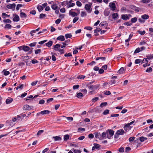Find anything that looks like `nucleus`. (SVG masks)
<instances>
[{
  "instance_id": "1",
  "label": "nucleus",
  "mask_w": 153,
  "mask_h": 153,
  "mask_svg": "<svg viewBox=\"0 0 153 153\" xmlns=\"http://www.w3.org/2000/svg\"><path fill=\"white\" fill-rule=\"evenodd\" d=\"M85 8L87 11L89 13H91V5L90 4H85Z\"/></svg>"
},
{
  "instance_id": "2",
  "label": "nucleus",
  "mask_w": 153,
  "mask_h": 153,
  "mask_svg": "<svg viewBox=\"0 0 153 153\" xmlns=\"http://www.w3.org/2000/svg\"><path fill=\"white\" fill-rule=\"evenodd\" d=\"M109 6L110 7L111 10H114L116 9L115 4L114 2L110 3L109 4Z\"/></svg>"
},
{
  "instance_id": "3",
  "label": "nucleus",
  "mask_w": 153,
  "mask_h": 153,
  "mask_svg": "<svg viewBox=\"0 0 153 153\" xmlns=\"http://www.w3.org/2000/svg\"><path fill=\"white\" fill-rule=\"evenodd\" d=\"M15 7L16 4L14 3L8 4L6 6L7 7L8 9H13V10H15Z\"/></svg>"
},
{
  "instance_id": "4",
  "label": "nucleus",
  "mask_w": 153,
  "mask_h": 153,
  "mask_svg": "<svg viewBox=\"0 0 153 153\" xmlns=\"http://www.w3.org/2000/svg\"><path fill=\"white\" fill-rule=\"evenodd\" d=\"M33 108V107L32 106H29L28 105H26L23 107V109L24 110H27L31 109Z\"/></svg>"
},
{
  "instance_id": "5",
  "label": "nucleus",
  "mask_w": 153,
  "mask_h": 153,
  "mask_svg": "<svg viewBox=\"0 0 153 153\" xmlns=\"http://www.w3.org/2000/svg\"><path fill=\"white\" fill-rule=\"evenodd\" d=\"M50 112V111H49L48 110H45L37 113V115H39L40 114H42V115L48 114Z\"/></svg>"
},
{
  "instance_id": "6",
  "label": "nucleus",
  "mask_w": 153,
  "mask_h": 153,
  "mask_svg": "<svg viewBox=\"0 0 153 153\" xmlns=\"http://www.w3.org/2000/svg\"><path fill=\"white\" fill-rule=\"evenodd\" d=\"M105 59V57H98L96 59V60H99L98 62L102 63V61H104Z\"/></svg>"
},
{
  "instance_id": "7",
  "label": "nucleus",
  "mask_w": 153,
  "mask_h": 153,
  "mask_svg": "<svg viewBox=\"0 0 153 153\" xmlns=\"http://www.w3.org/2000/svg\"><path fill=\"white\" fill-rule=\"evenodd\" d=\"M71 10L69 11V15L73 17L77 16L78 15V14L75 12L72 11L71 10Z\"/></svg>"
},
{
  "instance_id": "8",
  "label": "nucleus",
  "mask_w": 153,
  "mask_h": 153,
  "mask_svg": "<svg viewBox=\"0 0 153 153\" xmlns=\"http://www.w3.org/2000/svg\"><path fill=\"white\" fill-rule=\"evenodd\" d=\"M131 128V126L128 123L126 124L124 127V129L126 131L129 130Z\"/></svg>"
},
{
  "instance_id": "9",
  "label": "nucleus",
  "mask_w": 153,
  "mask_h": 153,
  "mask_svg": "<svg viewBox=\"0 0 153 153\" xmlns=\"http://www.w3.org/2000/svg\"><path fill=\"white\" fill-rule=\"evenodd\" d=\"M54 50L55 51H57L58 49L60 47V45L59 44H57L53 46Z\"/></svg>"
},
{
  "instance_id": "10",
  "label": "nucleus",
  "mask_w": 153,
  "mask_h": 153,
  "mask_svg": "<svg viewBox=\"0 0 153 153\" xmlns=\"http://www.w3.org/2000/svg\"><path fill=\"white\" fill-rule=\"evenodd\" d=\"M57 40H59L62 41L65 40V39L64 36L62 35H61L59 36L57 38Z\"/></svg>"
},
{
  "instance_id": "11",
  "label": "nucleus",
  "mask_w": 153,
  "mask_h": 153,
  "mask_svg": "<svg viewBox=\"0 0 153 153\" xmlns=\"http://www.w3.org/2000/svg\"><path fill=\"white\" fill-rule=\"evenodd\" d=\"M121 18L123 20H127L129 19L127 14H123L121 15Z\"/></svg>"
},
{
  "instance_id": "12",
  "label": "nucleus",
  "mask_w": 153,
  "mask_h": 153,
  "mask_svg": "<svg viewBox=\"0 0 153 153\" xmlns=\"http://www.w3.org/2000/svg\"><path fill=\"white\" fill-rule=\"evenodd\" d=\"M13 101V99L12 98H9L7 99L6 100V104H9L10 103Z\"/></svg>"
},
{
  "instance_id": "13",
  "label": "nucleus",
  "mask_w": 153,
  "mask_h": 153,
  "mask_svg": "<svg viewBox=\"0 0 153 153\" xmlns=\"http://www.w3.org/2000/svg\"><path fill=\"white\" fill-rule=\"evenodd\" d=\"M53 42L51 41H50L48 43H46L45 45L46 46L50 47L52 45Z\"/></svg>"
},
{
  "instance_id": "14",
  "label": "nucleus",
  "mask_w": 153,
  "mask_h": 153,
  "mask_svg": "<svg viewBox=\"0 0 153 153\" xmlns=\"http://www.w3.org/2000/svg\"><path fill=\"white\" fill-rule=\"evenodd\" d=\"M95 109L96 111L99 113H100L102 111L100 106L96 107Z\"/></svg>"
},
{
  "instance_id": "15",
  "label": "nucleus",
  "mask_w": 153,
  "mask_h": 153,
  "mask_svg": "<svg viewBox=\"0 0 153 153\" xmlns=\"http://www.w3.org/2000/svg\"><path fill=\"white\" fill-rule=\"evenodd\" d=\"M30 50V48L26 46H23V50L25 51H28Z\"/></svg>"
},
{
  "instance_id": "16",
  "label": "nucleus",
  "mask_w": 153,
  "mask_h": 153,
  "mask_svg": "<svg viewBox=\"0 0 153 153\" xmlns=\"http://www.w3.org/2000/svg\"><path fill=\"white\" fill-rule=\"evenodd\" d=\"M29 59V57L28 56H22L21 57V59L23 60H27Z\"/></svg>"
},
{
  "instance_id": "17",
  "label": "nucleus",
  "mask_w": 153,
  "mask_h": 153,
  "mask_svg": "<svg viewBox=\"0 0 153 153\" xmlns=\"http://www.w3.org/2000/svg\"><path fill=\"white\" fill-rule=\"evenodd\" d=\"M117 133L120 135H123L124 133V131L123 129H120L117 131Z\"/></svg>"
},
{
  "instance_id": "18",
  "label": "nucleus",
  "mask_w": 153,
  "mask_h": 153,
  "mask_svg": "<svg viewBox=\"0 0 153 153\" xmlns=\"http://www.w3.org/2000/svg\"><path fill=\"white\" fill-rule=\"evenodd\" d=\"M19 16L17 15L13 19V21L14 22H18L19 21Z\"/></svg>"
},
{
  "instance_id": "19",
  "label": "nucleus",
  "mask_w": 153,
  "mask_h": 153,
  "mask_svg": "<svg viewBox=\"0 0 153 153\" xmlns=\"http://www.w3.org/2000/svg\"><path fill=\"white\" fill-rule=\"evenodd\" d=\"M109 134L110 135L111 137L113 136L114 133V131L111 129H108Z\"/></svg>"
},
{
  "instance_id": "20",
  "label": "nucleus",
  "mask_w": 153,
  "mask_h": 153,
  "mask_svg": "<svg viewBox=\"0 0 153 153\" xmlns=\"http://www.w3.org/2000/svg\"><path fill=\"white\" fill-rule=\"evenodd\" d=\"M141 18L144 19H147L149 18V16L148 15L144 14L141 16Z\"/></svg>"
},
{
  "instance_id": "21",
  "label": "nucleus",
  "mask_w": 153,
  "mask_h": 153,
  "mask_svg": "<svg viewBox=\"0 0 153 153\" xmlns=\"http://www.w3.org/2000/svg\"><path fill=\"white\" fill-rule=\"evenodd\" d=\"M20 16L22 18H26L27 17L26 14L24 13L21 12L20 13Z\"/></svg>"
},
{
  "instance_id": "22",
  "label": "nucleus",
  "mask_w": 153,
  "mask_h": 153,
  "mask_svg": "<svg viewBox=\"0 0 153 153\" xmlns=\"http://www.w3.org/2000/svg\"><path fill=\"white\" fill-rule=\"evenodd\" d=\"M83 96V95L80 92L78 93L76 95L77 97L79 98H81Z\"/></svg>"
},
{
  "instance_id": "23",
  "label": "nucleus",
  "mask_w": 153,
  "mask_h": 153,
  "mask_svg": "<svg viewBox=\"0 0 153 153\" xmlns=\"http://www.w3.org/2000/svg\"><path fill=\"white\" fill-rule=\"evenodd\" d=\"M112 16L113 18L114 19H115L118 17V13H114L112 14Z\"/></svg>"
},
{
  "instance_id": "24",
  "label": "nucleus",
  "mask_w": 153,
  "mask_h": 153,
  "mask_svg": "<svg viewBox=\"0 0 153 153\" xmlns=\"http://www.w3.org/2000/svg\"><path fill=\"white\" fill-rule=\"evenodd\" d=\"M37 8L39 12H41L43 9V7L40 5L38 6Z\"/></svg>"
},
{
  "instance_id": "25",
  "label": "nucleus",
  "mask_w": 153,
  "mask_h": 153,
  "mask_svg": "<svg viewBox=\"0 0 153 153\" xmlns=\"http://www.w3.org/2000/svg\"><path fill=\"white\" fill-rule=\"evenodd\" d=\"M85 77V76L84 75H80L77 76V78L78 79H84Z\"/></svg>"
},
{
  "instance_id": "26",
  "label": "nucleus",
  "mask_w": 153,
  "mask_h": 153,
  "mask_svg": "<svg viewBox=\"0 0 153 153\" xmlns=\"http://www.w3.org/2000/svg\"><path fill=\"white\" fill-rule=\"evenodd\" d=\"M69 136L68 134L65 135L64 136V140L65 141H67L69 139Z\"/></svg>"
},
{
  "instance_id": "27",
  "label": "nucleus",
  "mask_w": 153,
  "mask_h": 153,
  "mask_svg": "<svg viewBox=\"0 0 153 153\" xmlns=\"http://www.w3.org/2000/svg\"><path fill=\"white\" fill-rule=\"evenodd\" d=\"M53 138H54L55 141H59L61 140V137L59 136H56L55 137H53Z\"/></svg>"
},
{
  "instance_id": "28",
  "label": "nucleus",
  "mask_w": 153,
  "mask_h": 153,
  "mask_svg": "<svg viewBox=\"0 0 153 153\" xmlns=\"http://www.w3.org/2000/svg\"><path fill=\"white\" fill-rule=\"evenodd\" d=\"M124 71V68L123 67L121 68L118 71V73L119 74H122Z\"/></svg>"
},
{
  "instance_id": "29",
  "label": "nucleus",
  "mask_w": 153,
  "mask_h": 153,
  "mask_svg": "<svg viewBox=\"0 0 153 153\" xmlns=\"http://www.w3.org/2000/svg\"><path fill=\"white\" fill-rule=\"evenodd\" d=\"M107 103L106 102H102L100 105V107L102 108L103 107L107 105Z\"/></svg>"
},
{
  "instance_id": "30",
  "label": "nucleus",
  "mask_w": 153,
  "mask_h": 153,
  "mask_svg": "<svg viewBox=\"0 0 153 153\" xmlns=\"http://www.w3.org/2000/svg\"><path fill=\"white\" fill-rule=\"evenodd\" d=\"M62 6H65L66 5H68V1H65L62 3Z\"/></svg>"
},
{
  "instance_id": "31",
  "label": "nucleus",
  "mask_w": 153,
  "mask_h": 153,
  "mask_svg": "<svg viewBox=\"0 0 153 153\" xmlns=\"http://www.w3.org/2000/svg\"><path fill=\"white\" fill-rule=\"evenodd\" d=\"M51 8L54 10H56L58 8V6L56 4H53L51 6Z\"/></svg>"
},
{
  "instance_id": "32",
  "label": "nucleus",
  "mask_w": 153,
  "mask_h": 153,
  "mask_svg": "<svg viewBox=\"0 0 153 153\" xmlns=\"http://www.w3.org/2000/svg\"><path fill=\"white\" fill-rule=\"evenodd\" d=\"M75 5V4L74 3H69L67 6V7L69 8V7H73Z\"/></svg>"
},
{
  "instance_id": "33",
  "label": "nucleus",
  "mask_w": 153,
  "mask_h": 153,
  "mask_svg": "<svg viewBox=\"0 0 153 153\" xmlns=\"http://www.w3.org/2000/svg\"><path fill=\"white\" fill-rule=\"evenodd\" d=\"M65 36L66 39H68L71 38L72 35L71 33H68L65 34Z\"/></svg>"
},
{
  "instance_id": "34",
  "label": "nucleus",
  "mask_w": 153,
  "mask_h": 153,
  "mask_svg": "<svg viewBox=\"0 0 153 153\" xmlns=\"http://www.w3.org/2000/svg\"><path fill=\"white\" fill-rule=\"evenodd\" d=\"M147 139L146 137H141L140 138V140L141 142H143L144 141L146 140Z\"/></svg>"
},
{
  "instance_id": "35",
  "label": "nucleus",
  "mask_w": 153,
  "mask_h": 153,
  "mask_svg": "<svg viewBox=\"0 0 153 153\" xmlns=\"http://www.w3.org/2000/svg\"><path fill=\"white\" fill-rule=\"evenodd\" d=\"M94 147L96 149H99L100 147V145L97 143H95L94 144Z\"/></svg>"
},
{
  "instance_id": "36",
  "label": "nucleus",
  "mask_w": 153,
  "mask_h": 153,
  "mask_svg": "<svg viewBox=\"0 0 153 153\" xmlns=\"http://www.w3.org/2000/svg\"><path fill=\"white\" fill-rule=\"evenodd\" d=\"M106 134H108L107 131H106V132H103L102 134V137L103 138L105 137H106Z\"/></svg>"
},
{
  "instance_id": "37",
  "label": "nucleus",
  "mask_w": 153,
  "mask_h": 153,
  "mask_svg": "<svg viewBox=\"0 0 153 153\" xmlns=\"http://www.w3.org/2000/svg\"><path fill=\"white\" fill-rule=\"evenodd\" d=\"M12 27V26L10 24H6L4 26V28L10 29Z\"/></svg>"
},
{
  "instance_id": "38",
  "label": "nucleus",
  "mask_w": 153,
  "mask_h": 153,
  "mask_svg": "<svg viewBox=\"0 0 153 153\" xmlns=\"http://www.w3.org/2000/svg\"><path fill=\"white\" fill-rule=\"evenodd\" d=\"M137 20L136 17H134L131 19V21L132 23L135 22Z\"/></svg>"
},
{
  "instance_id": "39",
  "label": "nucleus",
  "mask_w": 153,
  "mask_h": 153,
  "mask_svg": "<svg viewBox=\"0 0 153 153\" xmlns=\"http://www.w3.org/2000/svg\"><path fill=\"white\" fill-rule=\"evenodd\" d=\"M4 22L5 23H10L11 22V21L9 19H5L3 20Z\"/></svg>"
},
{
  "instance_id": "40",
  "label": "nucleus",
  "mask_w": 153,
  "mask_h": 153,
  "mask_svg": "<svg viewBox=\"0 0 153 153\" xmlns=\"http://www.w3.org/2000/svg\"><path fill=\"white\" fill-rule=\"evenodd\" d=\"M109 110L108 109H106L103 112V114L104 115H106L107 114L109 113Z\"/></svg>"
},
{
  "instance_id": "41",
  "label": "nucleus",
  "mask_w": 153,
  "mask_h": 153,
  "mask_svg": "<svg viewBox=\"0 0 153 153\" xmlns=\"http://www.w3.org/2000/svg\"><path fill=\"white\" fill-rule=\"evenodd\" d=\"M23 5L21 4H18L17 5L16 7V9L17 10H19V9L20 7H22L23 6Z\"/></svg>"
},
{
  "instance_id": "42",
  "label": "nucleus",
  "mask_w": 153,
  "mask_h": 153,
  "mask_svg": "<svg viewBox=\"0 0 153 153\" xmlns=\"http://www.w3.org/2000/svg\"><path fill=\"white\" fill-rule=\"evenodd\" d=\"M51 54H53L52 56V60L53 61H55L56 60V58L55 56L53 55V54H55V53H53L52 52L51 53Z\"/></svg>"
},
{
  "instance_id": "43",
  "label": "nucleus",
  "mask_w": 153,
  "mask_h": 153,
  "mask_svg": "<svg viewBox=\"0 0 153 153\" xmlns=\"http://www.w3.org/2000/svg\"><path fill=\"white\" fill-rule=\"evenodd\" d=\"M44 132V130H40L39 131L37 134V135L38 136H39L42 133H43Z\"/></svg>"
},
{
  "instance_id": "44",
  "label": "nucleus",
  "mask_w": 153,
  "mask_h": 153,
  "mask_svg": "<svg viewBox=\"0 0 153 153\" xmlns=\"http://www.w3.org/2000/svg\"><path fill=\"white\" fill-rule=\"evenodd\" d=\"M140 51H141L140 49V48H137L135 50V51L134 52V54L138 53L139 52H140Z\"/></svg>"
},
{
  "instance_id": "45",
  "label": "nucleus",
  "mask_w": 153,
  "mask_h": 153,
  "mask_svg": "<svg viewBox=\"0 0 153 153\" xmlns=\"http://www.w3.org/2000/svg\"><path fill=\"white\" fill-rule=\"evenodd\" d=\"M141 61V59H137L135 60V63L136 64H137L140 63Z\"/></svg>"
},
{
  "instance_id": "46",
  "label": "nucleus",
  "mask_w": 153,
  "mask_h": 153,
  "mask_svg": "<svg viewBox=\"0 0 153 153\" xmlns=\"http://www.w3.org/2000/svg\"><path fill=\"white\" fill-rule=\"evenodd\" d=\"M41 52V50L40 49H38L35 50V53L36 54H37L40 53Z\"/></svg>"
},
{
  "instance_id": "47",
  "label": "nucleus",
  "mask_w": 153,
  "mask_h": 153,
  "mask_svg": "<svg viewBox=\"0 0 153 153\" xmlns=\"http://www.w3.org/2000/svg\"><path fill=\"white\" fill-rule=\"evenodd\" d=\"M99 100L98 97H95L92 99V101L93 102H95Z\"/></svg>"
},
{
  "instance_id": "48",
  "label": "nucleus",
  "mask_w": 153,
  "mask_h": 153,
  "mask_svg": "<svg viewBox=\"0 0 153 153\" xmlns=\"http://www.w3.org/2000/svg\"><path fill=\"white\" fill-rule=\"evenodd\" d=\"M2 16H3V18L4 19L5 18V17H4V16H5V17H9L10 16V15H7V14H6V13H2Z\"/></svg>"
},
{
  "instance_id": "49",
  "label": "nucleus",
  "mask_w": 153,
  "mask_h": 153,
  "mask_svg": "<svg viewBox=\"0 0 153 153\" xmlns=\"http://www.w3.org/2000/svg\"><path fill=\"white\" fill-rule=\"evenodd\" d=\"M152 68L149 67L147 68L146 71L147 72H150L152 71Z\"/></svg>"
},
{
  "instance_id": "50",
  "label": "nucleus",
  "mask_w": 153,
  "mask_h": 153,
  "mask_svg": "<svg viewBox=\"0 0 153 153\" xmlns=\"http://www.w3.org/2000/svg\"><path fill=\"white\" fill-rule=\"evenodd\" d=\"M81 15L82 17H83L86 16V13L85 12H81Z\"/></svg>"
},
{
  "instance_id": "51",
  "label": "nucleus",
  "mask_w": 153,
  "mask_h": 153,
  "mask_svg": "<svg viewBox=\"0 0 153 153\" xmlns=\"http://www.w3.org/2000/svg\"><path fill=\"white\" fill-rule=\"evenodd\" d=\"M131 149L129 147H126L125 149V152L126 153L128 152Z\"/></svg>"
},
{
  "instance_id": "52",
  "label": "nucleus",
  "mask_w": 153,
  "mask_h": 153,
  "mask_svg": "<svg viewBox=\"0 0 153 153\" xmlns=\"http://www.w3.org/2000/svg\"><path fill=\"white\" fill-rule=\"evenodd\" d=\"M78 19L79 18L78 17H76L74 19L73 22L74 23H75Z\"/></svg>"
},
{
  "instance_id": "53",
  "label": "nucleus",
  "mask_w": 153,
  "mask_h": 153,
  "mask_svg": "<svg viewBox=\"0 0 153 153\" xmlns=\"http://www.w3.org/2000/svg\"><path fill=\"white\" fill-rule=\"evenodd\" d=\"M119 152H124V148L123 147H121L118 150Z\"/></svg>"
},
{
  "instance_id": "54",
  "label": "nucleus",
  "mask_w": 153,
  "mask_h": 153,
  "mask_svg": "<svg viewBox=\"0 0 153 153\" xmlns=\"http://www.w3.org/2000/svg\"><path fill=\"white\" fill-rule=\"evenodd\" d=\"M46 16V15L45 14L41 13L40 15L39 18L40 19L43 18Z\"/></svg>"
},
{
  "instance_id": "55",
  "label": "nucleus",
  "mask_w": 153,
  "mask_h": 153,
  "mask_svg": "<svg viewBox=\"0 0 153 153\" xmlns=\"http://www.w3.org/2000/svg\"><path fill=\"white\" fill-rule=\"evenodd\" d=\"M3 71H4V74L5 76H7L10 74V72L9 71H5V70H4Z\"/></svg>"
},
{
  "instance_id": "56",
  "label": "nucleus",
  "mask_w": 153,
  "mask_h": 153,
  "mask_svg": "<svg viewBox=\"0 0 153 153\" xmlns=\"http://www.w3.org/2000/svg\"><path fill=\"white\" fill-rule=\"evenodd\" d=\"M79 87V85H77L73 86V88L74 89H78Z\"/></svg>"
},
{
  "instance_id": "57",
  "label": "nucleus",
  "mask_w": 153,
  "mask_h": 153,
  "mask_svg": "<svg viewBox=\"0 0 153 153\" xmlns=\"http://www.w3.org/2000/svg\"><path fill=\"white\" fill-rule=\"evenodd\" d=\"M137 32L139 33L140 35H144L145 33V31L144 30L143 31H141L138 30L137 31Z\"/></svg>"
},
{
  "instance_id": "58",
  "label": "nucleus",
  "mask_w": 153,
  "mask_h": 153,
  "mask_svg": "<svg viewBox=\"0 0 153 153\" xmlns=\"http://www.w3.org/2000/svg\"><path fill=\"white\" fill-rule=\"evenodd\" d=\"M76 4L79 7H81L82 5V3L79 1H77L76 2Z\"/></svg>"
},
{
  "instance_id": "59",
  "label": "nucleus",
  "mask_w": 153,
  "mask_h": 153,
  "mask_svg": "<svg viewBox=\"0 0 153 153\" xmlns=\"http://www.w3.org/2000/svg\"><path fill=\"white\" fill-rule=\"evenodd\" d=\"M53 100V98L48 99L47 100V103H50Z\"/></svg>"
},
{
  "instance_id": "60",
  "label": "nucleus",
  "mask_w": 153,
  "mask_h": 153,
  "mask_svg": "<svg viewBox=\"0 0 153 153\" xmlns=\"http://www.w3.org/2000/svg\"><path fill=\"white\" fill-rule=\"evenodd\" d=\"M147 59L149 60L153 58V56L152 55H149L146 56Z\"/></svg>"
},
{
  "instance_id": "61",
  "label": "nucleus",
  "mask_w": 153,
  "mask_h": 153,
  "mask_svg": "<svg viewBox=\"0 0 153 153\" xmlns=\"http://www.w3.org/2000/svg\"><path fill=\"white\" fill-rule=\"evenodd\" d=\"M101 29L100 28H97L94 30V33H97L101 31Z\"/></svg>"
},
{
  "instance_id": "62",
  "label": "nucleus",
  "mask_w": 153,
  "mask_h": 153,
  "mask_svg": "<svg viewBox=\"0 0 153 153\" xmlns=\"http://www.w3.org/2000/svg\"><path fill=\"white\" fill-rule=\"evenodd\" d=\"M36 42L31 43L29 44V46L30 47H33L36 45Z\"/></svg>"
},
{
  "instance_id": "63",
  "label": "nucleus",
  "mask_w": 153,
  "mask_h": 153,
  "mask_svg": "<svg viewBox=\"0 0 153 153\" xmlns=\"http://www.w3.org/2000/svg\"><path fill=\"white\" fill-rule=\"evenodd\" d=\"M84 29L88 30H91L92 29V28L91 27L88 26V27H85L84 28Z\"/></svg>"
},
{
  "instance_id": "64",
  "label": "nucleus",
  "mask_w": 153,
  "mask_h": 153,
  "mask_svg": "<svg viewBox=\"0 0 153 153\" xmlns=\"http://www.w3.org/2000/svg\"><path fill=\"white\" fill-rule=\"evenodd\" d=\"M74 153H80L81 151L79 150L75 149L74 150Z\"/></svg>"
}]
</instances>
